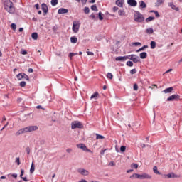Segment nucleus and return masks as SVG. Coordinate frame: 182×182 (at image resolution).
Listing matches in <instances>:
<instances>
[{"mask_svg":"<svg viewBox=\"0 0 182 182\" xmlns=\"http://www.w3.org/2000/svg\"><path fill=\"white\" fill-rule=\"evenodd\" d=\"M36 130H38V126H35V125L28 126L27 127L20 129L16 133V136H21V134H23V133H29L31 132H36Z\"/></svg>","mask_w":182,"mask_h":182,"instance_id":"f257e3e1","label":"nucleus"},{"mask_svg":"<svg viewBox=\"0 0 182 182\" xmlns=\"http://www.w3.org/2000/svg\"><path fill=\"white\" fill-rule=\"evenodd\" d=\"M4 9L9 14H15V6H14V3L11 0L4 1Z\"/></svg>","mask_w":182,"mask_h":182,"instance_id":"f03ea898","label":"nucleus"},{"mask_svg":"<svg viewBox=\"0 0 182 182\" xmlns=\"http://www.w3.org/2000/svg\"><path fill=\"white\" fill-rule=\"evenodd\" d=\"M134 18L135 22H138L139 23H141V22H144V16L141 14L139 11H135L134 14Z\"/></svg>","mask_w":182,"mask_h":182,"instance_id":"7ed1b4c3","label":"nucleus"},{"mask_svg":"<svg viewBox=\"0 0 182 182\" xmlns=\"http://www.w3.org/2000/svg\"><path fill=\"white\" fill-rule=\"evenodd\" d=\"M71 129H83V124L79 121H73L71 123Z\"/></svg>","mask_w":182,"mask_h":182,"instance_id":"20e7f679","label":"nucleus"},{"mask_svg":"<svg viewBox=\"0 0 182 182\" xmlns=\"http://www.w3.org/2000/svg\"><path fill=\"white\" fill-rule=\"evenodd\" d=\"M80 28V22H79V21H73V31L75 33H77V32H79Z\"/></svg>","mask_w":182,"mask_h":182,"instance_id":"39448f33","label":"nucleus"},{"mask_svg":"<svg viewBox=\"0 0 182 182\" xmlns=\"http://www.w3.org/2000/svg\"><path fill=\"white\" fill-rule=\"evenodd\" d=\"M127 59L132 60L134 63H138V62H140V58H139V56L136 55H127Z\"/></svg>","mask_w":182,"mask_h":182,"instance_id":"423d86ee","label":"nucleus"},{"mask_svg":"<svg viewBox=\"0 0 182 182\" xmlns=\"http://www.w3.org/2000/svg\"><path fill=\"white\" fill-rule=\"evenodd\" d=\"M180 99V95H172L171 96H169L167 98V101L168 102H173V100H176V102H178V100Z\"/></svg>","mask_w":182,"mask_h":182,"instance_id":"0eeeda50","label":"nucleus"},{"mask_svg":"<svg viewBox=\"0 0 182 182\" xmlns=\"http://www.w3.org/2000/svg\"><path fill=\"white\" fill-rule=\"evenodd\" d=\"M139 180H144V179H147V180H150L151 178V176L144 173L142 174H139Z\"/></svg>","mask_w":182,"mask_h":182,"instance_id":"6e6552de","label":"nucleus"},{"mask_svg":"<svg viewBox=\"0 0 182 182\" xmlns=\"http://www.w3.org/2000/svg\"><path fill=\"white\" fill-rule=\"evenodd\" d=\"M77 147L78 149H81V150H83L84 151H88L90 153V149H87V147L86 146V145H85V144H79L77 145Z\"/></svg>","mask_w":182,"mask_h":182,"instance_id":"1a4fd4ad","label":"nucleus"},{"mask_svg":"<svg viewBox=\"0 0 182 182\" xmlns=\"http://www.w3.org/2000/svg\"><path fill=\"white\" fill-rule=\"evenodd\" d=\"M127 59H128L127 55V56H123V57L119 56V57H117L115 58V60L117 62H124V61L127 60Z\"/></svg>","mask_w":182,"mask_h":182,"instance_id":"9d476101","label":"nucleus"},{"mask_svg":"<svg viewBox=\"0 0 182 182\" xmlns=\"http://www.w3.org/2000/svg\"><path fill=\"white\" fill-rule=\"evenodd\" d=\"M78 173H80V174H81L82 176H89V171L85 169H78Z\"/></svg>","mask_w":182,"mask_h":182,"instance_id":"9b49d317","label":"nucleus"},{"mask_svg":"<svg viewBox=\"0 0 182 182\" xmlns=\"http://www.w3.org/2000/svg\"><path fill=\"white\" fill-rule=\"evenodd\" d=\"M167 178H178L180 177L178 175L174 174V173H170L166 175Z\"/></svg>","mask_w":182,"mask_h":182,"instance_id":"f8f14e48","label":"nucleus"},{"mask_svg":"<svg viewBox=\"0 0 182 182\" xmlns=\"http://www.w3.org/2000/svg\"><path fill=\"white\" fill-rule=\"evenodd\" d=\"M127 4L130 6H137V1L136 0H128Z\"/></svg>","mask_w":182,"mask_h":182,"instance_id":"ddd939ff","label":"nucleus"},{"mask_svg":"<svg viewBox=\"0 0 182 182\" xmlns=\"http://www.w3.org/2000/svg\"><path fill=\"white\" fill-rule=\"evenodd\" d=\"M68 12H69V10L68 9H65V8H60L58 11V14H68Z\"/></svg>","mask_w":182,"mask_h":182,"instance_id":"4468645a","label":"nucleus"},{"mask_svg":"<svg viewBox=\"0 0 182 182\" xmlns=\"http://www.w3.org/2000/svg\"><path fill=\"white\" fill-rule=\"evenodd\" d=\"M123 4H124V0H117L116 5L119 6V8H123Z\"/></svg>","mask_w":182,"mask_h":182,"instance_id":"2eb2a0df","label":"nucleus"},{"mask_svg":"<svg viewBox=\"0 0 182 182\" xmlns=\"http://www.w3.org/2000/svg\"><path fill=\"white\" fill-rule=\"evenodd\" d=\"M42 10L43 11L44 14H48V5L46 4H41Z\"/></svg>","mask_w":182,"mask_h":182,"instance_id":"dca6fc26","label":"nucleus"},{"mask_svg":"<svg viewBox=\"0 0 182 182\" xmlns=\"http://www.w3.org/2000/svg\"><path fill=\"white\" fill-rule=\"evenodd\" d=\"M139 8H141V9L147 8V4H146V3L143 1H139Z\"/></svg>","mask_w":182,"mask_h":182,"instance_id":"f3484780","label":"nucleus"},{"mask_svg":"<svg viewBox=\"0 0 182 182\" xmlns=\"http://www.w3.org/2000/svg\"><path fill=\"white\" fill-rule=\"evenodd\" d=\"M97 97H99V92H96L92 95H91L90 99H95V100H97Z\"/></svg>","mask_w":182,"mask_h":182,"instance_id":"a211bd4d","label":"nucleus"},{"mask_svg":"<svg viewBox=\"0 0 182 182\" xmlns=\"http://www.w3.org/2000/svg\"><path fill=\"white\" fill-rule=\"evenodd\" d=\"M170 6L172 9H174V11H180V9L178 7H176V6L174 4V3H170Z\"/></svg>","mask_w":182,"mask_h":182,"instance_id":"6ab92c4d","label":"nucleus"},{"mask_svg":"<svg viewBox=\"0 0 182 182\" xmlns=\"http://www.w3.org/2000/svg\"><path fill=\"white\" fill-rule=\"evenodd\" d=\"M141 59H146L147 58V53L143 52L139 54Z\"/></svg>","mask_w":182,"mask_h":182,"instance_id":"aec40b11","label":"nucleus"},{"mask_svg":"<svg viewBox=\"0 0 182 182\" xmlns=\"http://www.w3.org/2000/svg\"><path fill=\"white\" fill-rule=\"evenodd\" d=\"M154 30H153L152 28H149L146 30V33H148V35H151L154 33Z\"/></svg>","mask_w":182,"mask_h":182,"instance_id":"412c9836","label":"nucleus"},{"mask_svg":"<svg viewBox=\"0 0 182 182\" xmlns=\"http://www.w3.org/2000/svg\"><path fill=\"white\" fill-rule=\"evenodd\" d=\"M95 136L97 140H103V139H105V136L103 135H100L99 134H96Z\"/></svg>","mask_w":182,"mask_h":182,"instance_id":"4be33fe9","label":"nucleus"},{"mask_svg":"<svg viewBox=\"0 0 182 182\" xmlns=\"http://www.w3.org/2000/svg\"><path fill=\"white\" fill-rule=\"evenodd\" d=\"M173 90V88L172 87H170L168 88H166L164 90L165 93H171V91Z\"/></svg>","mask_w":182,"mask_h":182,"instance_id":"5701e85b","label":"nucleus"},{"mask_svg":"<svg viewBox=\"0 0 182 182\" xmlns=\"http://www.w3.org/2000/svg\"><path fill=\"white\" fill-rule=\"evenodd\" d=\"M71 43H77V38L76 37H71L70 38Z\"/></svg>","mask_w":182,"mask_h":182,"instance_id":"b1692460","label":"nucleus"},{"mask_svg":"<svg viewBox=\"0 0 182 182\" xmlns=\"http://www.w3.org/2000/svg\"><path fill=\"white\" fill-rule=\"evenodd\" d=\"M23 75L24 73H19L16 75L17 79H18V80H22V79H23Z\"/></svg>","mask_w":182,"mask_h":182,"instance_id":"393cba45","label":"nucleus"},{"mask_svg":"<svg viewBox=\"0 0 182 182\" xmlns=\"http://www.w3.org/2000/svg\"><path fill=\"white\" fill-rule=\"evenodd\" d=\"M11 177H13L14 178L16 179V178H18V174H16V173L9 174L8 178H11Z\"/></svg>","mask_w":182,"mask_h":182,"instance_id":"a878e982","label":"nucleus"},{"mask_svg":"<svg viewBox=\"0 0 182 182\" xmlns=\"http://www.w3.org/2000/svg\"><path fill=\"white\" fill-rule=\"evenodd\" d=\"M155 18L153 16H149L147 18H146V22L149 23V22H151V21H154Z\"/></svg>","mask_w":182,"mask_h":182,"instance_id":"bb28decb","label":"nucleus"},{"mask_svg":"<svg viewBox=\"0 0 182 182\" xmlns=\"http://www.w3.org/2000/svg\"><path fill=\"white\" fill-rule=\"evenodd\" d=\"M31 38L36 41V39H38V33H33L31 34Z\"/></svg>","mask_w":182,"mask_h":182,"instance_id":"cd10ccee","label":"nucleus"},{"mask_svg":"<svg viewBox=\"0 0 182 182\" xmlns=\"http://www.w3.org/2000/svg\"><path fill=\"white\" fill-rule=\"evenodd\" d=\"M153 170H154V173H155V174H159V176H160V174H161V173H160V171H159L157 170V166H154Z\"/></svg>","mask_w":182,"mask_h":182,"instance_id":"c85d7f7f","label":"nucleus"},{"mask_svg":"<svg viewBox=\"0 0 182 182\" xmlns=\"http://www.w3.org/2000/svg\"><path fill=\"white\" fill-rule=\"evenodd\" d=\"M150 12L155 14V16H156V18H160V14H159L158 11H154V10H151V11H150Z\"/></svg>","mask_w":182,"mask_h":182,"instance_id":"c756f323","label":"nucleus"},{"mask_svg":"<svg viewBox=\"0 0 182 182\" xmlns=\"http://www.w3.org/2000/svg\"><path fill=\"white\" fill-rule=\"evenodd\" d=\"M130 178H132V180L134 178H139V174L138 173H134L133 175H132L130 176Z\"/></svg>","mask_w":182,"mask_h":182,"instance_id":"7c9ffc66","label":"nucleus"},{"mask_svg":"<svg viewBox=\"0 0 182 182\" xmlns=\"http://www.w3.org/2000/svg\"><path fill=\"white\" fill-rule=\"evenodd\" d=\"M130 178H132V180L134 178H139V174L138 173H134L133 175H132L130 176Z\"/></svg>","mask_w":182,"mask_h":182,"instance_id":"2f4dec72","label":"nucleus"},{"mask_svg":"<svg viewBox=\"0 0 182 182\" xmlns=\"http://www.w3.org/2000/svg\"><path fill=\"white\" fill-rule=\"evenodd\" d=\"M35 171V165H33V163H32L31 168H30V173L32 174Z\"/></svg>","mask_w":182,"mask_h":182,"instance_id":"473e14b6","label":"nucleus"},{"mask_svg":"<svg viewBox=\"0 0 182 182\" xmlns=\"http://www.w3.org/2000/svg\"><path fill=\"white\" fill-rule=\"evenodd\" d=\"M156 48V43L155 41L151 42V49H155Z\"/></svg>","mask_w":182,"mask_h":182,"instance_id":"72a5a7b5","label":"nucleus"},{"mask_svg":"<svg viewBox=\"0 0 182 182\" xmlns=\"http://www.w3.org/2000/svg\"><path fill=\"white\" fill-rule=\"evenodd\" d=\"M91 9L92 11H95L96 12H97V6H96V4H94L91 6Z\"/></svg>","mask_w":182,"mask_h":182,"instance_id":"f704fd0d","label":"nucleus"},{"mask_svg":"<svg viewBox=\"0 0 182 182\" xmlns=\"http://www.w3.org/2000/svg\"><path fill=\"white\" fill-rule=\"evenodd\" d=\"M57 4H58V0H51L52 6H56Z\"/></svg>","mask_w":182,"mask_h":182,"instance_id":"c9c22d12","label":"nucleus"},{"mask_svg":"<svg viewBox=\"0 0 182 182\" xmlns=\"http://www.w3.org/2000/svg\"><path fill=\"white\" fill-rule=\"evenodd\" d=\"M146 48H149V46H144L143 47H141V48H139V50H137V52H141L142 50H144V49H146Z\"/></svg>","mask_w":182,"mask_h":182,"instance_id":"e433bc0d","label":"nucleus"},{"mask_svg":"<svg viewBox=\"0 0 182 182\" xmlns=\"http://www.w3.org/2000/svg\"><path fill=\"white\" fill-rule=\"evenodd\" d=\"M76 55H77V53H70L69 58L72 59V58H73V56H76Z\"/></svg>","mask_w":182,"mask_h":182,"instance_id":"4c0bfd02","label":"nucleus"},{"mask_svg":"<svg viewBox=\"0 0 182 182\" xmlns=\"http://www.w3.org/2000/svg\"><path fill=\"white\" fill-rule=\"evenodd\" d=\"M84 12L85 14H89V12H90V9H89V7H85L84 8Z\"/></svg>","mask_w":182,"mask_h":182,"instance_id":"58836bf2","label":"nucleus"},{"mask_svg":"<svg viewBox=\"0 0 182 182\" xmlns=\"http://www.w3.org/2000/svg\"><path fill=\"white\" fill-rule=\"evenodd\" d=\"M107 77L108 79H113V74H112V73H108L107 74Z\"/></svg>","mask_w":182,"mask_h":182,"instance_id":"ea45409f","label":"nucleus"},{"mask_svg":"<svg viewBox=\"0 0 182 182\" xmlns=\"http://www.w3.org/2000/svg\"><path fill=\"white\" fill-rule=\"evenodd\" d=\"M130 73L131 75H135V73H137V70H136V68H134L130 70Z\"/></svg>","mask_w":182,"mask_h":182,"instance_id":"a19ab883","label":"nucleus"},{"mask_svg":"<svg viewBox=\"0 0 182 182\" xmlns=\"http://www.w3.org/2000/svg\"><path fill=\"white\" fill-rule=\"evenodd\" d=\"M120 151H122V153H124V151H126V146H122L120 147Z\"/></svg>","mask_w":182,"mask_h":182,"instance_id":"79ce46f5","label":"nucleus"},{"mask_svg":"<svg viewBox=\"0 0 182 182\" xmlns=\"http://www.w3.org/2000/svg\"><path fill=\"white\" fill-rule=\"evenodd\" d=\"M98 18H99L100 21H103V16H102L101 11H100L98 14Z\"/></svg>","mask_w":182,"mask_h":182,"instance_id":"37998d69","label":"nucleus"},{"mask_svg":"<svg viewBox=\"0 0 182 182\" xmlns=\"http://www.w3.org/2000/svg\"><path fill=\"white\" fill-rule=\"evenodd\" d=\"M131 167L137 169V168H139V165L137 164H132L131 165Z\"/></svg>","mask_w":182,"mask_h":182,"instance_id":"c03bdc74","label":"nucleus"},{"mask_svg":"<svg viewBox=\"0 0 182 182\" xmlns=\"http://www.w3.org/2000/svg\"><path fill=\"white\" fill-rule=\"evenodd\" d=\"M20 86L21 87H25V86H26V82L25 81H22L20 82Z\"/></svg>","mask_w":182,"mask_h":182,"instance_id":"a18cd8bd","label":"nucleus"},{"mask_svg":"<svg viewBox=\"0 0 182 182\" xmlns=\"http://www.w3.org/2000/svg\"><path fill=\"white\" fill-rule=\"evenodd\" d=\"M127 66H129V67L133 66V62H132V61H127Z\"/></svg>","mask_w":182,"mask_h":182,"instance_id":"49530a36","label":"nucleus"},{"mask_svg":"<svg viewBox=\"0 0 182 182\" xmlns=\"http://www.w3.org/2000/svg\"><path fill=\"white\" fill-rule=\"evenodd\" d=\"M11 29H13L14 31H15V30L16 29V24L12 23V24L11 25Z\"/></svg>","mask_w":182,"mask_h":182,"instance_id":"de8ad7c7","label":"nucleus"},{"mask_svg":"<svg viewBox=\"0 0 182 182\" xmlns=\"http://www.w3.org/2000/svg\"><path fill=\"white\" fill-rule=\"evenodd\" d=\"M118 14H119V15H120V16H123V15H124V11L119 10Z\"/></svg>","mask_w":182,"mask_h":182,"instance_id":"09e8293b","label":"nucleus"},{"mask_svg":"<svg viewBox=\"0 0 182 182\" xmlns=\"http://www.w3.org/2000/svg\"><path fill=\"white\" fill-rule=\"evenodd\" d=\"M78 2H82V5H86V2H87V0H76Z\"/></svg>","mask_w":182,"mask_h":182,"instance_id":"8fccbe9b","label":"nucleus"},{"mask_svg":"<svg viewBox=\"0 0 182 182\" xmlns=\"http://www.w3.org/2000/svg\"><path fill=\"white\" fill-rule=\"evenodd\" d=\"M133 89L134 90H139V85H137V84H134Z\"/></svg>","mask_w":182,"mask_h":182,"instance_id":"3c124183","label":"nucleus"},{"mask_svg":"<svg viewBox=\"0 0 182 182\" xmlns=\"http://www.w3.org/2000/svg\"><path fill=\"white\" fill-rule=\"evenodd\" d=\"M23 79H26V80H29V77L26 74H23Z\"/></svg>","mask_w":182,"mask_h":182,"instance_id":"603ef678","label":"nucleus"},{"mask_svg":"<svg viewBox=\"0 0 182 182\" xmlns=\"http://www.w3.org/2000/svg\"><path fill=\"white\" fill-rule=\"evenodd\" d=\"M90 18H91V19H92V20L96 19V16H95V14H92L90 16Z\"/></svg>","mask_w":182,"mask_h":182,"instance_id":"864d4df0","label":"nucleus"},{"mask_svg":"<svg viewBox=\"0 0 182 182\" xmlns=\"http://www.w3.org/2000/svg\"><path fill=\"white\" fill-rule=\"evenodd\" d=\"M53 32H57L58 31V26H54L53 27Z\"/></svg>","mask_w":182,"mask_h":182,"instance_id":"5fc2aeb1","label":"nucleus"},{"mask_svg":"<svg viewBox=\"0 0 182 182\" xmlns=\"http://www.w3.org/2000/svg\"><path fill=\"white\" fill-rule=\"evenodd\" d=\"M25 174V171L23 169H21V175L20 177L22 178V176Z\"/></svg>","mask_w":182,"mask_h":182,"instance_id":"6e6d98bb","label":"nucleus"},{"mask_svg":"<svg viewBox=\"0 0 182 182\" xmlns=\"http://www.w3.org/2000/svg\"><path fill=\"white\" fill-rule=\"evenodd\" d=\"M109 166L114 167V166H116V164L114 161H111V162H109Z\"/></svg>","mask_w":182,"mask_h":182,"instance_id":"4d7b16f0","label":"nucleus"},{"mask_svg":"<svg viewBox=\"0 0 182 182\" xmlns=\"http://www.w3.org/2000/svg\"><path fill=\"white\" fill-rule=\"evenodd\" d=\"M88 56H93V55H95V53H93L92 52H90V51H87V52Z\"/></svg>","mask_w":182,"mask_h":182,"instance_id":"13d9d810","label":"nucleus"},{"mask_svg":"<svg viewBox=\"0 0 182 182\" xmlns=\"http://www.w3.org/2000/svg\"><path fill=\"white\" fill-rule=\"evenodd\" d=\"M158 5H161V4H163L164 2V0H158Z\"/></svg>","mask_w":182,"mask_h":182,"instance_id":"bf43d9fd","label":"nucleus"},{"mask_svg":"<svg viewBox=\"0 0 182 182\" xmlns=\"http://www.w3.org/2000/svg\"><path fill=\"white\" fill-rule=\"evenodd\" d=\"M16 163H17L18 166H19V164H21V161H19V158L16 159Z\"/></svg>","mask_w":182,"mask_h":182,"instance_id":"052dcab7","label":"nucleus"},{"mask_svg":"<svg viewBox=\"0 0 182 182\" xmlns=\"http://www.w3.org/2000/svg\"><path fill=\"white\" fill-rule=\"evenodd\" d=\"M116 11H119V7H117V6H114V7H113V11H114V12H116Z\"/></svg>","mask_w":182,"mask_h":182,"instance_id":"680f3d73","label":"nucleus"},{"mask_svg":"<svg viewBox=\"0 0 182 182\" xmlns=\"http://www.w3.org/2000/svg\"><path fill=\"white\" fill-rule=\"evenodd\" d=\"M67 153H72L73 150L70 148L66 149Z\"/></svg>","mask_w":182,"mask_h":182,"instance_id":"e2e57ef3","label":"nucleus"},{"mask_svg":"<svg viewBox=\"0 0 182 182\" xmlns=\"http://www.w3.org/2000/svg\"><path fill=\"white\" fill-rule=\"evenodd\" d=\"M26 152H27V154H29L31 153V149L29 147L26 148Z\"/></svg>","mask_w":182,"mask_h":182,"instance_id":"0e129e2a","label":"nucleus"},{"mask_svg":"<svg viewBox=\"0 0 182 182\" xmlns=\"http://www.w3.org/2000/svg\"><path fill=\"white\" fill-rule=\"evenodd\" d=\"M134 45L135 46H139V45H141V43H140L139 42H135V43H134Z\"/></svg>","mask_w":182,"mask_h":182,"instance_id":"69168bd1","label":"nucleus"},{"mask_svg":"<svg viewBox=\"0 0 182 182\" xmlns=\"http://www.w3.org/2000/svg\"><path fill=\"white\" fill-rule=\"evenodd\" d=\"M21 53H22V55H27L28 52L26 50H22Z\"/></svg>","mask_w":182,"mask_h":182,"instance_id":"338daca9","label":"nucleus"},{"mask_svg":"<svg viewBox=\"0 0 182 182\" xmlns=\"http://www.w3.org/2000/svg\"><path fill=\"white\" fill-rule=\"evenodd\" d=\"M22 180H23V181H28V178L26 177H21Z\"/></svg>","mask_w":182,"mask_h":182,"instance_id":"774afa93","label":"nucleus"}]
</instances>
